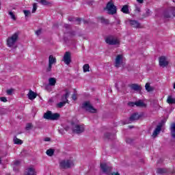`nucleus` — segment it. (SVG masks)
<instances>
[{"instance_id":"f257e3e1","label":"nucleus","mask_w":175,"mask_h":175,"mask_svg":"<svg viewBox=\"0 0 175 175\" xmlns=\"http://www.w3.org/2000/svg\"><path fill=\"white\" fill-rule=\"evenodd\" d=\"M59 117L61 115L58 113H53L51 111H47L46 113H44L43 118L45 120H50L51 121H57L59 120Z\"/></svg>"},{"instance_id":"f03ea898","label":"nucleus","mask_w":175,"mask_h":175,"mask_svg":"<svg viewBox=\"0 0 175 175\" xmlns=\"http://www.w3.org/2000/svg\"><path fill=\"white\" fill-rule=\"evenodd\" d=\"M100 169L103 173L107 175H120L119 172H111L112 167L107 165L106 163H100Z\"/></svg>"},{"instance_id":"7ed1b4c3","label":"nucleus","mask_w":175,"mask_h":175,"mask_svg":"<svg viewBox=\"0 0 175 175\" xmlns=\"http://www.w3.org/2000/svg\"><path fill=\"white\" fill-rule=\"evenodd\" d=\"M105 9L107 11L108 14L113 15L117 13V6L114 5V3H113V1L111 0L107 3Z\"/></svg>"},{"instance_id":"20e7f679","label":"nucleus","mask_w":175,"mask_h":175,"mask_svg":"<svg viewBox=\"0 0 175 175\" xmlns=\"http://www.w3.org/2000/svg\"><path fill=\"white\" fill-rule=\"evenodd\" d=\"M18 32H16L7 39V45L8 47H13L16 44L17 40H18Z\"/></svg>"},{"instance_id":"39448f33","label":"nucleus","mask_w":175,"mask_h":175,"mask_svg":"<svg viewBox=\"0 0 175 175\" xmlns=\"http://www.w3.org/2000/svg\"><path fill=\"white\" fill-rule=\"evenodd\" d=\"M105 42L109 46H120V40L113 36H109L105 38Z\"/></svg>"},{"instance_id":"423d86ee","label":"nucleus","mask_w":175,"mask_h":175,"mask_svg":"<svg viewBox=\"0 0 175 175\" xmlns=\"http://www.w3.org/2000/svg\"><path fill=\"white\" fill-rule=\"evenodd\" d=\"M163 16L164 18H173V17H175V7H170L165 10L163 13Z\"/></svg>"},{"instance_id":"0eeeda50","label":"nucleus","mask_w":175,"mask_h":175,"mask_svg":"<svg viewBox=\"0 0 175 175\" xmlns=\"http://www.w3.org/2000/svg\"><path fill=\"white\" fill-rule=\"evenodd\" d=\"M82 109L88 111L89 113H96V109L94 108V107L91 105L90 101H85L82 103Z\"/></svg>"},{"instance_id":"6e6552de","label":"nucleus","mask_w":175,"mask_h":175,"mask_svg":"<svg viewBox=\"0 0 175 175\" xmlns=\"http://www.w3.org/2000/svg\"><path fill=\"white\" fill-rule=\"evenodd\" d=\"M74 165L72 160H62L59 163V166L62 169H70V167H72Z\"/></svg>"},{"instance_id":"1a4fd4ad","label":"nucleus","mask_w":175,"mask_h":175,"mask_svg":"<svg viewBox=\"0 0 175 175\" xmlns=\"http://www.w3.org/2000/svg\"><path fill=\"white\" fill-rule=\"evenodd\" d=\"M159 62L161 68H165V66H167V65H169V62L167 61V59H166V57L165 56L160 57L159 59Z\"/></svg>"},{"instance_id":"9d476101","label":"nucleus","mask_w":175,"mask_h":175,"mask_svg":"<svg viewBox=\"0 0 175 175\" xmlns=\"http://www.w3.org/2000/svg\"><path fill=\"white\" fill-rule=\"evenodd\" d=\"M63 61L66 65H69L70 62H72V59L70 57V52L67 51L65 53L64 57H63Z\"/></svg>"},{"instance_id":"9b49d317","label":"nucleus","mask_w":175,"mask_h":175,"mask_svg":"<svg viewBox=\"0 0 175 175\" xmlns=\"http://www.w3.org/2000/svg\"><path fill=\"white\" fill-rule=\"evenodd\" d=\"M74 133H77L78 135L80 133H83L84 132V126L76 124L72 129Z\"/></svg>"},{"instance_id":"f8f14e48","label":"nucleus","mask_w":175,"mask_h":175,"mask_svg":"<svg viewBox=\"0 0 175 175\" xmlns=\"http://www.w3.org/2000/svg\"><path fill=\"white\" fill-rule=\"evenodd\" d=\"M142 117H143L142 115H139V113L135 112L131 115V116L129 117V121H131V122L133 121H137V120L142 118Z\"/></svg>"},{"instance_id":"ddd939ff","label":"nucleus","mask_w":175,"mask_h":175,"mask_svg":"<svg viewBox=\"0 0 175 175\" xmlns=\"http://www.w3.org/2000/svg\"><path fill=\"white\" fill-rule=\"evenodd\" d=\"M122 64V55H118L115 59V66L116 68H120Z\"/></svg>"},{"instance_id":"4468645a","label":"nucleus","mask_w":175,"mask_h":175,"mask_svg":"<svg viewBox=\"0 0 175 175\" xmlns=\"http://www.w3.org/2000/svg\"><path fill=\"white\" fill-rule=\"evenodd\" d=\"M64 91L66 94L62 96L61 100L62 102H66V103H68V102H69L68 98H69V95H70V92L68 89L64 90Z\"/></svg>"},{"instance_id":"2eb2a0df","label":"nucleus","mask_w":175,"mask_h":175,"mask_svg":"<svg viewBox=\"0 0 175 175\" xmlns=\"http://www.w3.org/2000/svg\"><path fill=\"white\" fill-rule=\"evenodd\" d=\"M130 25L133 28H142V25L137 21H130Z\"/></svg>"},{"instance_id":"dca6fc26","label":"nucleus","mask_w":175,"mask_h":175,"mask_svg":"<svg viewBox=\"0 0 175 175\" xmlns=\"http://www.w3.org/2000/svg\"><path fill=\"white\" fill-rule=\"evenodd\" d=\"M27 96L30 100H33L38 96V94L30 90L27 94Z\"/></svg>"},{"instance_id":"f3484780","label":"nucleus","mask_w":175,"mask_h":175,"mask_svg":"<svg viewBox=\"0 0 175 175\" xmlns=\"http://www.w3.org/2000/svg\"><path fill=\"white\" fill-rule=\"evenodd\" d=\"M129 87L133 90V91L142 92V87L137 83H132L131 85H129Z\"/></svg>"},{"instance_id":"a211bd4d","label":"nucleus","mask_w":175,"mask_h":175,"mask_svg":"<svg viewBox=\"0 0 175 175\" xmlns=\"http://www.w3.org/2000/svg\"><path fill=\"white\" fill-rule=\"evenodd\" d=\"M162 129V125H158L157 126L156 129H154L153 133H152V137H156L157 135L159 134L161 132V130Z\"/></svg>"},{"instance_id":"6ab92c4d","label":"nucleus","mask_w":175,"mask_h":175,"mask_svg":"<svg viewBox=\"0 0 175 175\" xmlns=\"http://www.w3.org/2000/svg\"><path fill=\"white\" fill-rule=\"evenodd\" d=\"M25 175H36V172H35V168L29 167L26 170Z\"/></svg>"},{"instance_id":"aec40b11","label":"nucleus","mask_w":175,"mask_h":175,"mask_svg":"<svg viewBox=\"0 0 175 175\" xmlns=\"http://www.w3.org/2000/svg\"><path fill=\"white\" fill-rule=\"evenodd\" d=\"M53 64H57V59L53 55H51L49 57V64L53 65Z\"/></svg>"},{"instance_id":"412c9836","label":"nucleus","mask_w":175,"mask_h":175,"mask_svg":"<svg viewBox=\"0 0 175 175\" xmlns=\"http://www.w3.org/2000/svg\"><path fill=\"white\" fill-rule=\"evenodd\" d=\"M171 136L175 139V123H172L170 127Z\"/></svg>"},{"instance_id":"4be33fe9","label":"nucleus","mask_w":175,"mask_h":175,"mask_svg":"<svg viewBox=\"0 0 175 175\" xmlns=\"http://www.w3.org/2000/svg\"><path fill=\"white\" fill-rule=\"evenodd\" d=\"M121 12L125 14H129V6L128 5H124L121 9Z\"/></svg>"},{"instance_id":"5701e85b","label":"nucleus","mask_w":175,"mask_h":175,"mask_svg":"<svg viewBox=\"0 0 175 175\" xmlns=\"http://www.w3.org/2000/svg\"><path fill=\"white\" fill-rule=\"evenodd\" d=\"M68 21H77V25H80L81 23V18H75V17H69L68 18Z\"/></svg>"},{"instance_id":"b1692460","label":"nucleus","mask_w":175,"mask_h":175,"mask_svg":"<svg viewBox=\"0 0 175 175\" xmlns=\"http://www.w3.org/2000/svg\"><path fill=\"white\" fill-rule=\"evenodd\" d=\"M165 173H167V170L165 168H157V174H165Z\"/></svg>"},{"instance_id":"393cba45","label":"nucleus","mask_w":175,"mask_h":175,"mask_svg":"<svg viewBox=\"0 0 175 175\" xmlns=\"http://www.w3.org/2000/svg\"><path fill=\"white\" fill-rule=\"evenodd\" d=\"M145 88L148 92H152V91H154V88H152V87H151V85H150V83H146Z\"/></svg>"},{"instance_id":"a878e982","label":"nucleus","mask_w":175,"mask_h":175,"mask_svg":"<svg viewBox=\"0 0 175 175\" xmlns=\"http://www.w3.org/2000/svg\"><path fill=\"white\" fill-rule=\"evenodd\" d=\"M167 103H168L169 105H174L175 98H172V96H169L167 99Z\"/></svg>"},{"instance_id":"bb28decb","label":"nucleus","mask_w":175,"mask_h":175,"mask_svg":"<svg viewBox=\"0 0 175 175\" xmlns=\"http://www.w3.org/2000/svg\"><path fill=\"white\" fill-rule=\"evenodd\" d=\"M135 106H137V107H144V106H146V105L144 104V103L143 101H142L141 100L136 101L135 103Z\"/></svg>"},{"instance_id":"cd10ccee","label":"nucleus","mask_w":175,"mask_h":175,"mask_svg":"<svg viewBox=\"0 0 175 175\" xmlns=\"http://www.w3.org/2000/svg\"><path fill=\"white\" fill-rule=\"evenodd\" d=\"M49 85H51L52 87L55 85L57 83V80L55 78H49Z\"/></svg>"},{"instance_id":"c85d7f7f","label":"nucleus","mask_w":175,"mask_h":175,"mask_svg":"<svg viewBox=\"0 0 175 175\" xmlns=\"http://www.w3.org/2000/svg\"><path fill=\"white\" fill-rule=\"evenodd\" d=\"M37 2H38V3H40L41 5H43L44 6H47V5H50V2L46 0H37Z\"/></svg>"},{"instance_id":"c756f323","label":"nucleus","mask_w":175,"mask_h":175,"mask_svg":"<svg viewBox=\"0 0 175 175\" xmlns=\"http://www.w3.org/2000/svg\"><path fill=\"white\" fill-rule=\"evenodd\" d=\"M13 140H14V144H21L23 143V140L17 138L16 136L14 137V139Z\"/></svg>"},{"instance_id":"7c9ffc66","label":"nucleus","mask_w":175,"mask_h":175,"mask_svg":"<svg viewBox=\"0 0 175 175\" xmlns=\"http://www.w3.org/2000/svg\"><path fill=\"white\" fill-rule=\"evenodd\" d=\"M46 155L49 157H53L54 155V149H49L46 152Z\"/></svg>"},{"instance_id":"2f4dec72","label":"nucleus","mask_w":175,"mask_h":175,"mask_svg":"<svg viewBox=\"0 0 175 175\" xmlns=\"http://www.w3.org/2000/svg\"><path fill=\"white\" fill-rule=\"evenodd\" d=\"M66 105V102L62 101L57 104V107H58L59 109H62V107H64V106H65Z\"/></svg>"},{"instance_id":"473e14b6","label":"nucleus","mask_w":175,"mask_h":175,"mask_svg":"<svg viewBox=\"0 0 175 175\" xmlns=\"http://www.w3.org/2000/svg\"><path fill=\"white\" fill-rule=\"evenodd\" d=\"M32 128H33V124H32V123H27L25 126L26 131H31Z\"/></svg>"},{"instance_id":"72a5a7b5","label":"nucleus","mask_w":175,"mask_h":175,"mask_svg":"<svg viewBox=\"0 0 175 175\" xmlns=\"http://www.w3.org/2000/svg\"><path fill=\"white\" fill-rule=\"evenodd\" d=\"M23 12L25 17H29V16H31V11H29L28 10H23Z\"/></svg>"},{"instance_id":"f704fd0d","label":"nucleus","mask_w":175,"mask_h":175,"mask_svg":"<svg viewBox=\"0 0 175 175\" xmlns=\"http://www.w3.org/2000/svg\"><path fill=\"white\" fill-rule=\"evenodd\" d=\"M100 20L102 24H109V19H105L103 17H100Z\"/></svg>"},{"instance_id":"c9c22d12","label":"nucleus","mask_w":175,"mask_h":175,"mask_svg":"<svg viewBox=\"0 0 175 175\" xmlns=\"http://www.w3.org/2000/svg\"><path fill=\"white\" fill-rule=\"evenodd\" d=\"M83 72H90V65L89 64H85L83 66Z\"/></svg>"},{"instance_id":"e433bc0d","label":"nucleus","mask_w":175,"mask_h":175,"mask_svg":"<svg viewBox=\"0 0 175 175\" xmlns=\"http://www.w3.org/2000/svg\"><path fill=\"white\" fill-rule=\"evenodd\" d=\"M113 135H111V133H106L105 134V139H111V137H113Z\"/></svg>"},{"instance_id":"4c0bfd02","label":"nucleus","mask_w":175,"mask_h":175,"mask_svg":"<svg viewBox=\"0 0 175 175\" xmlns=\"http://www.w3.org/2000/svg\"><path fill=\"white\" fill-rule=\"evenodd\" d=\"M37 9H38V5L36 4V3H34L33 4V9H32L31 13H35Z\"/></svg>"},{"instance_id":"58836bf2","label":"nucleus","mask_w":175,"mask_h":175,"mask_svg":"<svg viewBox=\"0 0 175 175\" xmlns=\"http://www.w3.org/2000/svg\"><path fill=\"white\" fill-rule=\"evenodd\" d=\"M8 14L10 16L12 20L16 21V15H14V13H13V12L12 11L9 12Z\"/></svg>"},{"instance_id":"ea45409f","label":"nucleus","mask_w":175,"mask_h":175,"mask_svg":"<svg viewBox=\"0 0 175 175\" xmlns=\"http://www.w3.org/2000/svg\"><path fill=\"white\" fill-rule=\"evenodd\" d=\"M126 143H127L128 144H132L133 143V139L126 138Z\"/></svg>"},{"instance_id":"a19ab883","label":"nucleus","mask_w":175,"mask_h":175,"mask_svg":"<svg viewBox=\"0 0 175 175\" xmlns=\"http://www.w3.org/2000/svg\"><path fill=\"white\" fill-rule=\"evenodd\" d=\"M52 68H53V64H49L48 67L46 69V73L50 72V71L51 70Z\"/></svg>"},{"instance_id":"79ce46f5","label":"nucleus","mask_w":175,"mask_h":175,"mask_svg":"<svg viewBox=\"0 0 175 175\" xmlns=\"http://www.w3.org/2000/svg\"><path fill=\"white\" fill-rule=\"evenodd\" d=\"M135 12H137V13H140L141 9L140 7L137 5H135Z\"/></svg>"},{"instance_id":"37998d69","label":"nucleus","mask_w":175,"mask_h":175,"mask_svg":"<svg viewBox=\"0 0 175 175\" xmlns=\"http://www.w3.org/2000/svg\"><path fill=\"white\" fill-rule=\"evenodd\" d=\"M0 100L1 102L6 103V102H8V98H6V97H0Z\"/></svg>"},{"instance_id":"c03bdc74","label":"nucleus","mask_w":175,"mask_h":175,"mask_svg":"<svg viewBox=\"0 0 175 175\" xmlns=\"http://www.w3.org/2000/svg\"><path fill=\"white\" fill-rule=\"evenodd\" d=\"M6 93L8 94V95H12V94H13V89L8 90L6 91Z\"/></svg>"},{"instance_id":"a18cd8bd","label":"nucleus","mask_w":175,"mask_h":175,"mask_svg":"<svg viewBox=\"0 0 175 175\" xmlns=\"http://www.w3.org/2000/svg\"><path fill=\"white\" fill-rule=\"evenodd\" d=\"M0 114H2V115L6 114V109H1Z\"/></svg>"},{"instance_id":"49530a36","label":"nucleus","mask_w":175,"mask_h":175,"mask_svg":"<svg viewBox=\"0 0 175 175\" xmlns=\"http://www.w3.org/2000/svg\"><path fill=\"white\" fill-rule=\"evenodd\" d=\"M40 33H42V29H40L36 31V34L37 35V36H39Z\"/></svg>"},{"instance_id":"de8ad7c7","label":"nucleus","mask_w":175,"mask_h":175,"mask_svg":"<svg viewBox=\"0 0 175 175\" xmlns=\"http://www.w3.org/2000/svg\"><path fill=\"white\" fill-rule=\"evenodd\" d=\"M129 106L133 107V106H136V104H135V103L130 102V103H129Z\"/></svg>"},{"instance_id":"09e8293b","label":"nucleus","mask_w":175,"mask_h":175,"mask_svg":"<svg viewBox=\"0 0 175 175\" xmlns=\"http://www.w3.org/2000/svg\"><path fill=\"white\" fill-rule=\"evenodd\" d=\"M14 165L15 166H18V165H20V161H14Z\"/></svg>"},{"instance_id":"8fccbe9b","label":"nucleus","mask_w":175,"mask_h":175,"mask_svg":"<svg viewBox=\"0 0 175 175\" xmlns=\"http://www.w3.org/2000/svg\"><path fill=\"white\" fill-rule=\"evenodd\" d=\"M72 98L73 100H76L77 99V97L76 96V94H73L72 96Z\"/></svg>"},{"instance_id":"3c124183","label":"nucleus","mask_w":175,"mask_h":175,"mask_svg":"<svg viewBox=\"0 0 175 175\" xmlns=\"http://www.w3.org/2000/svg\"><path fill=\"white\" fill-rule=\"evenodd\" d=\"M64 28H66V29H68V28H70V25L68 24H65L64 25Z\"/></svg>"},{"instance_id":"603ef678","label":"nucleus","mask_w":175,"mask_h":175,"mask_svg":"<svg viewBox=\"0 0 175 175\" xmlns=\"http://www.w3.org/2000/svg\"><path fill=\"white\" fill-rule=\"evenodd\" d=\"M51 140V139H50V137L44 138V142H50Z\"/></svg>"},{"instance_id":"864d4df0","label":"nucleus","mask_w":175,"mask_h":175,"mask_svg":"<svg viewBox=\"0 0 175 175\" xmlns=\"http://www.w3.org/2000/svg\"><path fill=\"white\" fill-rule=\"evenodd\" d=\"M150 10H148V9L146 10V16H150Z\"/></svg>"},{"instance_id":"5fc2aeb1","label":"nucleus","mask_w":175,"mask_h":175,"mask_svg":"<svg viewBox=\"0 0 175 175\" xmlns=\"http://www.w3.org/2000/svg\"><path fill=\"white\" fill-rule=\"evenodd\" d=\"M83 24H85V25L87 24H89V23H90L88 21H85V20H83Z\"/></svg>"},{"instance_id":"6e6d98bb","label":"nucleus","mask_w":175,"mask_h":175,"mask_svg":"<svg viewBox=\"0 0 175 175\" xmlns=\"http://www.w3.org/2000/svg\"><path fill=\"white\" fill-rule=\"evenodd\" d=\"M59 133H61V135H64V129H59Z\"/></svg>"},{"instance_id":"4d7b16f0","label":"nucleus","mask_w":175,"mask_h":175,"mask_svg":"<svg viewBox=\"0 0 175 175\" xmlns=\"http://www.w3.org/2000/svg\"><path fill=\"white\" fill-rule=\"evenodd\" d=\"M137 2H138V3H143V2H144V0H137Z\"/></svg>"},{"instance_id":"13d9d810","label":"nucleus","mask_w":175,"mask_h":175,"mask_svg":"<svg viewBox=\"0 0 175 175\" xmlns=\"http://www.w3.org/2000/svg\"><path fill=\"white\" fill-rule=\"evenodd\" d=\"M70 35H72V36H75V35H76V32H75V31H71V32H70Z\"/></svg>"},{"instance_id":"bf43d9fd","label":"nucleus","mask_w":175,"mask_h":175,"mask_svg":"<svg viewBox=\"0 0 175 175\" xmlns=\"http://www.w3.org/2000/svg\"><path fill=\"white\" fill-rule=\"evenodd\" d=\"M160 162H162V159H160V160L157 162V163H159Z\"/></svg>"},{"instance_id":"052dcab7","label":"nucleus","mask_w":175,"mask_h":175,"mask_svg":"<svg viewBox=\"0 0 175 175\" xmlns=\"http://www.w3.org/2000/svg\"><path fill=\"white\" fill-rule=\"evenodd\" d=\"M1 163H2V159L0 157V165H1Z\"/></svg>"},{"instance_id":"680f3d73","label":"nucleus","mask_w":175,"mask_h":175,"mask_svg":"<svg viewBox=\"0 0 175 175\" xmlns=\"http://www.w3.org/2000/svg\"><path fill=\"white\" fill-rule=\"evenodd\" d=\"M121 23L120 21H118V24H120Z\"/></svg>"},{"instance_id":"e2e57ef3","label":"nucleus","mask_w":175,"mask_h":175,"mask_svg":"<svg viewBox=\"0 0 175 175\" xmlns=\"http://www.w3.org/2000/svg\"><path fill=\"white\" fill-rule=\"evenodd\" d=\"M129 128L132 129V128H133V126H129Z\"/></svg>"},{"instance_id":"0e129e2a","label":"nucleus","mask_w":175,"mask_h":175,"mask_svg":"<svg viewBox=\"0 0 175 175\" xmlns=\"http://www.w3.org/2000/svg\"><path fill=\"white\" fill-rule=\"evenodd\" d=\"M174 90H175V83H174Z\"/></svg>"},{"instance_id":"69168bd1","label":"nucleus","mask_w":175,"mask_h":175,"mask_svg":"<svg viewBox=\"0 0 175 175\" xmlns=\"http://www.w3.org/2000/svg\"><path fill=\"white\" fill-rule=\"evenodd\" d=\"M49 87H50V86H46V88H49Z\"/></svg>"},{"instance_id":"338daca9","label":"nucleus","mask_w":175,"mask_h":175,"mask_svg":"<svg viewBox=\"0 0 175 175\" xmlns=\"http://www.w3.org/2000/svg\"><path fill=\"white\" fill-rule=\"evenodd\" d=\"M36 2H38V0H36Z\"/></svg>"},{"instance_id":"774afa93","label":"nucleus","mask_w":175,"mask_h":175,"mask_svg":"<svg viewBox=\"0 0 175 175\" xmlns=\"http://www.w3.org/2000/svg\"><path fill=\"white\" fill-rule=\"evenodd\" d=\"M173 2H175V1H173Z\"/></svg>"}]
</instances>
